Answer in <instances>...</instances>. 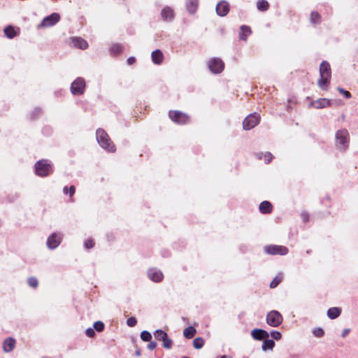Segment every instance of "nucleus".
Returning a JSON list of instances; mask_svg holds the SVG:
<instances>
[{"instance_id": "1", "label": "nucleus", "mask_w": 358, "mask_h": 358, "mask_svg": "<svg viewBox=\"0 0 358 358\" xmlns=\"http://www.w3.org/2000/svg\"><path fill=\"white\" fill-rule=\"evenodd\" d=\"M320 78L318 80V85L322 90H327L330 83L331 75V67L327 62L323 61L321 63L320 66Z\"/></svg>"}, {"instance_id": "2", "label": "nucleus", "mask_w": 358, "mask_h": 358, "mask_svg": "<svg viewBox=\"0 0 358 358\" xmlns=\"http://www.w3.org/2000/svg\"><path fill=\"white\" fill-rule=\"evenodd\" d=\"M336 146L342 151H345L349 146L350 135L349 132L345 129L338 130L335 135Z\"/></svg>"}, {"instance_id": "3", "label": "nucleus", "mask_w": 358, "mask_h": 358, "mask_svg": "<svg viewBox=\"0 0 358 358\" xmlns=\"http://www.w3.org/2000/svg\"><path fill=\"white\" fill-rule=\"evenodd\" d=\"M96 140L99 145L108 152H114L115 150V145L104 130L101 129L96 130Z\"/></svg>"}, {"instance_id": "4", "label": "nucleus", "mask_w": 358, "mask_h": 358, "mask_svg": "<svg viewBox=\"0 0 358 358\" xmlns=\"http://www.w3.org/2000/svg\"><path fill=\"white\" fill-rule=\"evenodd\" d=\"M35 172L36 175L45 177L52 172V166L48 163L47 160H39L35 164Z\"/></svg>"}, {"instance_id": "5", "label": "nucleus", "mask_w": 358, "mask_h": 358, "mask_svg": "<svg viewBox=\"0 0 358 358\" xmlns=\"http://www.w3.org/2000/svg\"><path fill=\"white\" fill-rule=\"evenodd\" d=\"M260 120V115L253 113L248 115L243 122V127L245 130H250L257 126Z\"/></svg>"}, {"instance_id": "6", "label": "nucleus", "mask_w": 358, "mask_h": 358, "mask_svg": "<svg viewBox=\"0 0 358 358\" xmlns=\"http://www.w3.org/2000/svg\"><path fill=\"white\" fill-rule=\"evenodd\" d=\"M266 322L271 327H278L282 322V316L278 311L271 310L267 314Z\"/></svg>"}, {"instance_id": "7", "label": "nucleus", "mask_w": 358, "mask_h": 358, "mask_svg": "<svg viewBox=\"0 0 358 358\" xmlns=\"http://www.w3.org/2000/svg\"><path fill=\"white\" fill-rule=\"evenodd\" d=\"M264 251L266 253L271 255H285L287 254L288 249L282 245H270L264 247Z\"/></svg>"}, {"instance_id": "8", "label": "nucleus", "mask_w": 358, "mask_h": 358, "mask_svg": "<svg viewBox=\"0 0 358 358\" xmlns=\"http://www.w3.org/2000/svg\"><path fill=\"white\" fill-rule=\"evenodd\" d=\"M169 117L173 122L182 124H186L189 121V117L187 114L178 110L169 112Z\"/></svg>"}, {"instance_id": "9", "label": "nucleus", "mask_w": 358, "mask_h": 358, "mask_svg": "<svg viewBox=\"0 0 358 358\" xmlns=\"http://www.w3.org/2000/svg\"><path fill=\"white\" fill-rule=\"evenodd\" d=\"M85 83L83 78H78L71 84V92L73 94H82L84 92Z\"/></svg>"}, {"instance_id": "10", "label": "nucleus", "mask_w": 358, "mask_h": 358, "mask_svg": "<svg viewBox=\"0 0 358 358\" xmlns=\"http://www.w3.org/2000/svg\"><path fill=\"white\" fill-rule=\"evenodd\" d=\"M224 62L218 58H213L208 62V68L213 73H219L224 69Z\"/></svg>"}, {"instance_id": "11", "label": "nucleus", "mask_w": 358, "mask_h": 358, "mask_svg": "<svg viewBox=\"0 0 358 358\" xmlns=\"http://www.w3.org/2000/svg\"><path fill=\"white\" fill-rule=\"evenodd\" d=\"M60 19V16L58 13H52L47 17H45L43 21L41 22V27H48L55 25L57 22H59Z\"/></svg>"}, {"instance_id": "12", "label": "nucleus", "mask_w": 358, "mask_h": 358, "mask_svg": "<svg viewBox=\"0 0 358 358\" xmlns=\"http://www.w3.org/2000/svg\"><path fill=\"white\" fill-rule=\"evenodd\" d=\"M62 234L54 233L51 236H50L47 241V245L50 249L56 248L61 243L62 241Z\"/></svg>"}, {"instance_id": "13", "label": "nucleus", "mask_w": 358, "mask_h": 358, "mask_svg": "<svg viewBox=\"0 0 358 358\" xmlns=\"http://www.w3.org/2000/svg\"><path fill=\"white\" fill-rule=\"evenodd\" d=\"M149 278L156 282H159L163 279V273L155 268H151L148 271Z\"/></svg>"}, {"instance_id": "14", "label": "nucleus", "mask_w": 358, "mask_h": 358, "mask_svg": "<svg viewBox=\"0 0 358 358\" xmlns=\"http://www.w3.org/2000/svg\"><path fill=\"white\" fill-rule=\"evenodd\" d=\"M229 11V6L226 1H221L216 6V12L220 16H225Z\"/></svg>"}, {"instance_id": "15", "label": "nucleus", "mask_w": 358, "mask_h": 358, "mask_svg": "<svg viewBox=\"0 0 358 358\" xmlns=\"http://www.w3.org/2000/svg\"><path fill=\"white\" fill-rule=\"evenodd\" d=\"M330 103H331L330 100L325 99V98H322V99H319L315 101H313L310 103V106L315 108L320 109V108H326V107L330 106Z\"/></svg>"}, {"instance_id": "16", "label": "nucleus", "mask_w": 358, "mask_h": 358, "mask_svg": "<svg viewBox=\"0 0 358 358\" xmlns=\"http://www.w3.org/2000/svg\"><path fill=\"white\" fill-rule=\"evenodd\" d=\"M251 336L254 339L260 341L264 338H267L269 335L265 330L261 329H255L252 331Z\"/></svg>"}, {"instance_id": "17", "label": "nucleus", "mask_w": 358, "mask_h": 358, "mask_svg": "<svg viewBox=\"0 0 358 358\" xmlns=\"http://www.w3.org/2000/svg\"><path fill=\"white\" fill-rule=\"evenodd\" d=\"M71 41L73 45L76 48L85 50L88 47L87 41L80 37H72L71 38Z\"/></svg>"}, {"instance_id": "18", "label": "nucleus", "mask_w": 358, "mask_h": 358, "mask_svg": "<svg viewBox=\"0 0 358 358\" xmlns=\"http://www.w3.org/2000/svg\"><path fill=\"white\" fill-rule=\"evenodd\" d=\"M15 346V341L13 338H6L3 344V349L6 352H10L13 350Z\"/></svg>"}, {"instance_id": "19", "label": "nucleus", "mask_w": 358, "mask_h": 358, "mask_svg": "<svg viewBox=\"0 0 358 358\" xmlns=\"http://www.w3.org/2000/svg\"><path fill=\"white\" fill-rule=\"evenodd\" d=\"M152 60L155 64H161L164 59V55L160 50H156L152 52Z\"/></svg>"}, {"instance_id": "20", "label": "nucleus", "mask_w": 358, "mask_h": 358, "mask_svg": "<svg viewBox=\"0 0 358 358\" xmlns=\"http://www.w3.org/2000/svg\"><path fill=\"white\" fill-rule=\"evenodd\" d=\"M259 209L262 213H269L271 212L272 205L269 201H264L260 203Z\"/></svg>"}, {"instance_id": "21", "label": "nucleus", "mask_w": 358, "mask_h": 358, "mask_svg": "<svg viewBox=\"0 0 358 358\" xmlns=\"http://www.w3.org/2000/svg\"><path fill=\"white\" fill-rule=\"evenodd\" d=\"M173 11L169 7L164 8L162 10V17L165 20H171L173 18Z\"/></svg>"}, {"instance_id": "22", "label": "nucleus", "mask_w": 358, "mask_h": 358, "mask_svg": "<svg viewBox=\"0 0 358 358\" xmlns=\"http://www.w3.org/2000/svg\"><path fill=\"white\" fill-rule=\"evenodd\" d=\"M341 310L339 308H336V307L330 308L327 310V316L330 319H332V320L336 319L341 315Z\"/></svg>"}, {"instance_id": "23", "label": "nucleus", "mask_w": 358, "mask_h": 358, "mask_svg": "<svg viewBox=\"0 0 358 358\" xmlns=\"http://www.w3.org/2000/svg\"><path fill=\"white\" fill-rule=\"evenodd\" d=\"M197 7L198 0H187V8L190 13H194Z\"/></svg>"}, {"instance_id": "24", "label": "nucleus", "mask_w": 358, "mask_h": 358, "mask_svg": "<svg viewBox=\"0 0 358 358\" xmlns=\"http://www.w3.org/2000/svg\"><path fill=\"white\" fill-rule=\"evenodd\" d=\"M196 333V330L194 327L189 326L187 328H185L183 331V335L184 336L187 338L190 339L194 336V335Z\"/></svg>"}, {"instance_id": "25", "label": "nucleus", "mask_w": 358, "mask_h": 358, "mask_svg": "<svg viewBox=\"0 0 358 358\" xmlns=\"http://www.w3.org/2000/svg\"><path fill=\"white\" fill-rule=\"evenodd\" d=\"M251 33L250 28L247 26H241V33H240V39L246 40L247 36Z\"/></svg>"}, {"instance_id": "26", "label": "nucleus", "mask_w": 358, "mask_h": 358, "mask_svg": "<svg viewBox=\"0 0 358 358\" xmlns=\"http://www.w3.org/2000/svg\"><path fill=\"white\" fill-rule=\"evenodd\" d=\"M275 345V343L271 339H266L262 344V348L264 351L272 350Z\"/></svg>"}, {"instance_id": "27", "label": "nucleus", "mask_w": 358, "mask_h": 358, "mask_svg": "<svg viewBox=\"0 0 358 358\" xmlns=\"http://www.w3.org/2000/svg\"><path fill=\"white\" fill-rule=\"evenodd\" d=\"M283 278V275L282 273L278 274L272 280V282L270 284L271 288H275L282 281Z\"/></svg>"}, {"instance_id": "28", "label": "nucleus", "mask_w": 358, "mask_h": 358, "mask_svg": "<svg viewBox=\"0 0 358 358\" xmlns=\"http://www.w3.org/2000/svg\"><path fill=\"white\" fill-rule=\"evenodd\" d=\"M257 6L258 10L261 11H266L268 8V3L265 0H259L257 1Z\"/></svg>"}, {"instance_id": "29", "label": "nucleus", "mask_w": 358, "mask_h": 358, "mask_svg": "<svg viewBox=\"0 0 358 358\" xmlns=\"http://www.w3.org/2000/svg\"><path fill=\"white\" fill-rule=\"evenodd\" d=\"M4 33L6 35V36L9 38H13L14 36H16V32L14 28L11 26L6 27L4 29Z\"/></svg>"}, {"instance_id": "30", "label": "nucleus", "mask_w": 358, "mask_h": 358, "mask_svg": "<svg viewBox=\"0 0 358 358\" xmlns=\"http://www.w3.org/2000/svg\"><path fill=\"white\" fill-rule=\"evenodd\" d=\"M204 345V341L201 337H197L193 341V346L195 349H201Z\"/></svg>"}, {"instance_id": "31", "label": "nucleus", "mask_w": 358, "mask_h": 358, "mask_svg": "<svg viewBox=\"0 0 358 358\" xmlns=\"http://www.w3.org/2000/svg\"><path fill=\"white\" fill-rule=\"evenodd\" d=\"M141 338L143 341H146V342H148L151 340L152 338V335L148 331H143L141 333Z\"/></svg>"}, {"instance_id": "32", "label": "nucleus", "mask_w": 358, "mask_h": 358, "mask_svg": "<svg viewBox=\"0 0 358 358\" xmlns=\"http://www.w3.org/2000/svg\"><path fill=\"white\" fill-rule=\"evenodd\" d=\"M166 335L167 334L161 329L156 330L154 333L155 337L159 341H162Z\"/></svg>"}, {"instance_id": "33", "label": "nucleus", "mask_w": 358, "mask_h": 358, "mask_svg": "<svg viewBox=\"0 0 358 358\" xmlns=\"http://www.w3.org/2000/svg\"><path fill=\"white\" fill-rule=\"evenodd\" d=\"M94 328L96 329L98 332H101L104 329V324L101 321H97L94 323Z\"/></svg>"}, {"instance_id": "34", "label": "nucleus", "mask_w": 358, "mask_h": 358, "mask_svg": "<svg viewBox=\"0 0 358 358\" xmlns=\"http://www.w3.org/2000/svg\"><path fill=\"white\" fill-rule=\"evenodd\" d=\"M313 334L315 337L320 338L324 336V332L322 328H315L313 330Z\"/></svg>"}, {"instance_id": "35", "label": "nucleus", "mask_w": 358, "mask_h": 358, "mask_svg": "<svg viewBox=\"0 0 358 358\" xmlns=\"http://www.w3.org/2000/svg\"><path fill=\"white\" fill-rule=\"evenodd\" d=\"M320 17V16L318 13L313 12L310 15V21L314 24L317 23L319 22Z\"/></svg>"}, {"instance_id": "36", "label": "nucleus", "mask_w": 358, "mask_h": 358, "mask_svg": "<svg viewBox=\"0 0 358 358\" xmlns=\"http://www.w3.org/2000/svg\"><path fill=\"white\" fill-rule=\"evenodd\" d=\"M27 282L31 287H36L38 286V280L34 277H30L28 278Z\"/></svg>"}, {"instance_id": "37", "label": "nucleus", "mask_w": 358, "mask_h": 358, "mask_svg": "<svg viewBox=\"0 0 358 358\" xmlns=\"http://www.w3.org/2000/svg\"><path fill=\"white\" fill-rule=\"evenodd\" d=\"M110 50L113 54H118L122 51V46L119 44H115L111 47Z\"/></svg>"}, {"instance_id": "38", "label": "nucleus", "mask_w": 358, "mask_h": 358, "mask_svg": "<svg viewBox=\"0 0 358 358\" xmlns=\"http://www.w3.org/2000/svg\"><path fill=\"white\" fill-rule=\"evenodd\" d=\"M173 344V342L172 339L169 338L168 339L166 340L165 342H164L162 343V345H163V347L165 349H168L169 350V349H171L172 348Z\"/></svg>"}, {"instance_id": "39", "label": "nucleus", "mask_w": 358, "mask_h": 358, "mask_svg": "<svg viewBox=\"0 0 358 358\" xmlns=\"http://www.w3.org/2000/svg\"><path fill=\"white\" fill-rule=\"evenodd\" d=\"M137 323V320L135 317H129L127 319V324L129 326V327H134Z\"/></svg>"}, {"instance_id": "40", "label": "nucleus", "mask_w": 358, "mask_h": 358, "mask_svg": "<svg viewBox=\"0 0 358 358\" xmlns=\"http://www.w3.org/2000/svg\"><path fill=\"white\" fill-rule=\"evenodd\" d=\"M337 90L340 93L343 94L345 98L349 99L351 97V94L348 91L345 90L341 87H338Z\"/></svg>"}, {"instance_id": "41", "label": "nucleus", "mask_w": 358, "mask_h": 358, "mask_svg": "<svg viewBox=\"0 0 358 358\" xmlns=\"http://www.w3.org/2000/svg\"><path fill=\"white\" fill-rule=\"evenodd\" d=\"M271 335L272 338L275 340H279L281 338V334H280V332H279L278 331H273L271 333Z\"/></svg>"}, {"instance_id": "42", "label": "nucleus", "mask_w": 358, "mask_h": 358, "mask_svg": "<svg viewBox=\"0 0 358 358\" xmlns=\"http://www.w3.org/2000/svg\"><path fill=\"white\" fill-rule=\"evenodd\" d=\"M94 245V243L93 240H92V239H88L85 243V246L87 249H90V248H93Z\"/></svg>"}, {"instance_id": "43", "label": "nucleus", "mask_w": 358, "mask_h": 358, "mask_svg": "<svg viewBox=\"0 0 358 358\" xmlns=\"http://www.w3.org/2000/svg\"><path fill=\"white\" fill-rule=\"evenodd\" d=\"M264 159L266 163H269L273 159V155L270 152H266L264 155Z\"/></svg>"}, {"instance_id": "44", "label": "nucleus", "mask_w": 358, "mask_h": 358, "mask_svg": "<svg viewBox=\"0 0 358 358\" xmlns=\"http://www.w3.org/2000/svg\"><path fill=\"white\" fill-rule=\"evenodd\" d=\"M85 334L90 338L93 337L94 336V334H95L94 329H92V328H88L86 330Z\"/></svg>"}, {"instance_id": "45", "label": "nucleus", "mask_w": 358, "mask_h": 358, "mask_svg": "<svg viewBox=\"0 0 358 358\" xmlns=\"http://www.w3.org/2000/svg\"><path fill=\"white\" fill-rule=\"evenodd\" d=\"M157 347V343L155 342V341H151L150 342V343L148 345V348L150 350H153L154 349H155Z\"/></svg>"}, {"instance_id": "46", "label": "nucleus", "mask_w": 358, "mask_h": 358, "mask_svg": "<svg viewBox=\"0 0 358 358\" xmlns=\"http://www.w3.org/2000/svg\"><path fill=\"white\" fill-rule=\"evenodd\" d=\"M350 329H344L342 331L341 336L345 338L350 332Z\"/></svg>"}, {"instance_id": "47", "label": "nucleus", "mask_w": 358, "mask_h": 358, "mask_svg": "<svg viewBox=\"0 0 358 358\" xmlns=\"http://www.w3.org/2000/svg\"><path fill=\"white\" fill-rule=\"evenodd\" d=\"M301 217L304 222H307L308 220V214L307 213H303Z\"/></svg>"}, {"instance_id": "48", "label": "nucleus", "mask_w": 358, "mask_h": 358, "mask_svg": "<svg viewBox=\"0 0 358 358\" xmlns=\"http://www.w3.org/2000/svg\"><path fill=\"white\" fill-rule=\"evenodd\" d=\"M135 61H136L135 58L133 57H131L128 58L127 64L129 65H131V64H133L135 62Z\"/></svg>"}, {"instance_id": "49", "label": "nucleus", "mask_w": 358, "mask_h": 358, "mask_svg": "<svg viewBox=\"0 0 358 358\" xmlns=\"http://www.w3.org/2000/svg\"><path fill=\"white\" fill-rule=\"evenodd\" d=\"M69 194H70L71 196H72L73 195V194L75 193V187H74V186H71L69 187Z\"/></svg>"}, {"instance_id": "50", "label": "nucleus", "mask_w": 358, "mask_h": 358, "mask_svg": "<svg viewBox=\"0 0 358 358\" xmlns=\"http://www.w3.org/2000/svg\"><path fill=\"white\" fill-rule=\"evenodd\" d=\"M63 192L64 194H67L68 192V188L67 187H64V189H63Z\"/></svg>"}, {"instance_id": "51", "label": "nucleus", "mask_w": 358, "mask_h": 358, "mask_svg": "<svg viewBox=\"0 0 358 358\" xmlns=\"http://www.w3.org/2000/svg\"><path fill=\"white\" fill-rule=\"evenodd\" d=\"M168 338H169L168 335L164 336V338L162 340V343H163L164 342H165V341H166V339H168Z\"/></svg>"}, {"instance_id": "52", "label": "nucleus", "mask_w": 358, "mask_h": 358, "mask_svg": "<svg viewBox=\"0 0 358 358\" xmlns=\"http://www.w3.org/2000/svg\"><path fill=\"white\" fill-rule=\"evenodd\" d=\"M259 158L261 159L262 158V155H263L262 154H259Z\"/></svg>"}, {"instance_id": "53", "label": "nucleus", "mask_w": 358, "mask_h": 358, "mask_svg": "<svg viewBox=\"0 0 358 358\" xmlns=\"http://www.w3.org/2000/svg\"><path fill=\"white\" fill-rule=\"evenodd\" d=\"M220 358H226V356H222Z\"/></svg>"}, {"instance_id": "54", "label": "nucleus", "mask_w": 358, "mask_h": 358, "mask_svg": "<svg viewBox=\"0 0 358 358\" xmlns=\"http://www.w3.org/2000/svg\"><path fill=\"white\" fill-rule=\"evenodd\" d=\"M182 358H189V357H182Z\"/></svg>"}]
</instances>
